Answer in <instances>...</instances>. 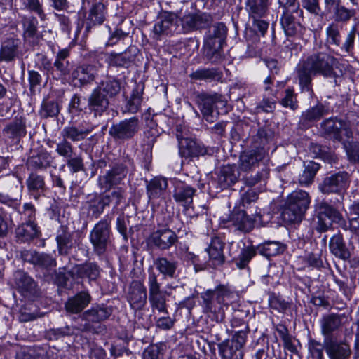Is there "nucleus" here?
<instances>
[{
  "label": "nucleus",
  "mask_w": 359,
  "mask_h": 359,
  "mask_svg": "<svg viewBox=\"0 0 359 359\" xmlns=\"http://www.w3.org/2000/svg\"><path fill=\"white\" fill-rule=\"evenodd\" d=\"M344 65L339 59L328 53L318 51L299 62L295 69L297 78L302 93L314 97L312 76L320 75L327 79H334L335 86L343 75Z\"/></svg>",
  "instance_id": "1"
},
{
  "label": "nucleus",
  "mask_w": 359,
  "mask_h": 359,
  "mask_svg": "<svg viewBox=\"0 0 359 359\" xmlns=\"http://www.w3.org/2000/svg\"><path fill=\"white\" fill-rule=\"evenodd\" d=\"M311 203L308 192L298 189L293 191L287 198L282 218L287 224L299 223L304 218Z\"/></svg>",
  "instance_id": "2"
},
{
  "label": "nucleus",
  "mask_w": 359,
  "mask_h": 359,
  "mask_svg": "<svg viewBox=\"0 0 359 359\" xmlns=\"http://www.w3.org/2000/svg\"><path fill=\"white\" fill-rule=\"evenodd\" d=\"M110 236L111 221L105 217L98 222L90 233V241L96 254L101 255L106 252L111 243Z\"/></svg>",
  "instance_id": "3"
},
{
  "label": "nucleus",
  "mask_w": 359,
  "mask_h": 359,
  "mask_svg": "<svg viewBox=\"0 0 359 359\" xmlns=\"http://www.w3.org/2000/svg\"><path fill=\"white\" fill-rule=\"evenodd\" d=\"M141 122L137 116L125 118L112 124L109 135L115 140L124 142L133 139L140 131Z\"/></svg>",
  "instance_id": "4"
},
{
  "label": "nucleus",
  "mask_w": 359,
  "mask_h": 359,
  "mask_svg": "<svg viewBox=\"0 0 359 359\" xmlns=\"http://www.w3.org/2000/svg\"><path fill=\"white\" fill-rule=\"evenodd\" d=\"M11 283L25 297L34 299L41 295L35 280L26 271L18 269L13 272Z\"/></svg>",
  "instance_id": "5"
},
{
  "label": "nucleus",
  "mask_w": 359,
  "mask_h": 359,
  "mask_svg": "<svg viewBox=\"0 0 359 359\" xmlns=\"http://www.w3.org/2000/svg\"><path fill=\"white\" fill-rule=\"evenodd\" d=\"M111 308L104 305H96L85 311L81 315V319L85 323L79 325V330L82 332H92L95 330V323H100L107 320L111 314Z\"/></svg>",
  "instance_id": "6"
},
{
  "label": "nucleus",
  "mask_w": 359,
  "mask_h": 359,
  "mask_svg": "<svg viewBox=\"0 0 359 359\" xmlns=\"http://www.w3.org/2000/svg\"><path fill=\"white\" fill-rule=\"evenodd\" d=\"M177 241V236L172 229L158 226L147 238V243L152 248L160 250H169Z\"/></svg>",
  "instance_id": "7"
},
{
  "label": "nucleus",
  "mask_w": 359,
  "mask_h": 359,
  "mask_svg": "<svg viewBox=\"0 0 359 359\" xmlns=\"http://www.w3.org/2000/svg\"><path fill=\"white\" fill-rule=\"evenodd\" d=\"M323 135L335 141H341V133L350 138L352 136L350 123L337 118L325 120L320 124Z\"/></svg>",
  "instance_id": "8"
},
{
  "label": "nucleus",
  "mask_w": 359,
  "mask_h": 359,
  "mask_svg": "<svg viewBox=\"0 0 359 359\" xmlns=\"http://www.w3.org/2000/svg\"><path fill=\"white\" fill-rule=\"evenodd\" d=\"M149 300L153 310L167 313L166 298L165 293L161 290V285L158 282L157 276L154 271L148 275Z\"/></svg>",
  "instance_id": "9"
},
{
  "label": "nucleus",
  "mask_w": 359,
  "mask_h": 359,
  "mask_svg": "<svg viewBox=\"0 0 359 359\" xmlns=\"http://www.w3.org/2000/svg\"><path fill=\"white\" fill-rule=\"evenodd\" d=\"M179 18L177 15L171 12L161 13L154 25L153 38L158 40L164 35H168L177 31Z\"/></svg>",
  "instance_id": "10"
},
{
  "label": "nucleus",
  "mask_w": 359,
  "mask_h": 359,
  "mask_svg": "<svg viewBox=\"0 0 359 359\" xmlns=\"http://www.w3.org/2000/svg\"><path fill=\"white\" fill-rule=\"evenodd\" d=\"M90 6L86 20V31L90 32L93 27L100 25L105 21L107 7L104 0H83Z\"/></svg>",
  "instance_id": "11"
},
{
  "label": "nucleus",
  "mask_w": 359,
  "mask_h": 359,
  "mask_svg": "<svg viewBox=\"0 0 359 359\" xmlns=\"http://www.w3.org/2000/svg\"><path fill=\"white\" fill-rule=\"evenodd\" d=\"M349 186V175L342 171L326 177L319 185L323 194H341Z\"/></svg>",
  "instance_id": "12"
},
{
  "label": "nucleus",
  "mask_w": 359,
  "mask_h": 359,
  "mask_svg": "<svg viewBox=\"0 0 359 359\" xmlns=\"http://www.w3.org/2000/svg\"><path fill=\"white\" fill-rule=\"evenodd\" d=\"M109 99L100 88H94L87 99L88 108L93 117H102L109 114Z\"/></svg>",
  "instance_id": "13"
},
{
  "label": "nucleus",
  "mask_w": 359,
  "mask_h": 359,
  "mask_svg": "<svg viewBox=\"0 0 359 359\" xmlns=\"http://www.w3.org/2000/svg\"><path fill=\"white\" fill-rule=\"evenodd\" d=\"M128 173L127 168L123 164H118L107 170L104 174L98 177L99 187L104 190L119 185L126 178Z\"/></svg>",
  "instance_id": "14"
},
{
  "label": "nucleus",
  "mask_w": 359,
  "mask_h": 359,
  "mask_svg": "<svg viewBox=\"0 0 359 359\" xmlns=\"http://www.w3.org/2000/svg\"><path fill=\"white\" fill-rule=\"evenodd\" d=\"M344 314L330 313L322 316L320 320V332L324 339H332L333 334L339 332L344 324Z\"/></svg>",
  "instance_id": "15"
},
{
  "label": "nucleus",
  "mask_w": 359,
  "mask_h": 359,
  "mask_svg": "<svg viewBox=\"0 0 359 359\" xmlns=\"http://www.w3.org/2000/svg\"><path fill=\"white\" fill-rule=\"evenodd\" d=\"M181 128L177 126L176 136L184 154L190 157L204 156L207 153L206 148L201 143L186 136Z\"/></svg>",
  "instance_id": "16"
},
{
  "label": "nucleus",
  "mask_w": 359,
  "mask_h": 359,
  "mask_svg": "<svg viewBox=\"0 0 359 359\" xmlns=\"http://www.w3.org/2000/svg\"><path fill=\"white\" fill-rule=\"evenodd\" d=\"M196 189L191 185L180 181L175 180L173 198L175 201L185 209L191 207Z\"/></svg>",
  "instance_id": "17"
},
{
  "label": "nucleus",
  "mask_w": 359,
  "mask_h": 359,
  "mask_svg": "<svg viewBox=\"0 0 359 359\" xmlns=\"http://www.w3.org/2000/svg\"><path fill=\"white\" fill-rule=\"evenodd\" d=\"M21 41L18 38L8 37L0 46V62H12L20 55Z\"/></svg>",
  "instance_id": "18"
},
{
  "label": "nucleus",
  "mask_w": 359,
  "mask_h": 359,
  "mask_svg": "<svg viewBox=\"0 0 359 359\" xmlns=\"http://www.w3.org/2000/svg\"><path fill=\"white\" fill-rule=\"evenodd\" d=\"M222 96L217 93L207 94L201 93L197 97V102L203 118L210 123H212L215 119L213 115L215 104L217 102H222Z\"/></svg>",
  "instance_id": "19"
},
{
  "label": "nucleus",
  "mask_w": 359,
  "mask_h": 359,
  "mask_svg": "<svg viewBox=\"0 0 359 359\" xmlns=\"http://www.w3.org/2000/svg\"><path fill=\"white\" fill-rule=\"evenodd\" d=\"M210 15L206 13H189L184 15L180 20L184 32L204 29L212 22Z\"/></svg>",
  "instance_id": "20"
},
{
  "label": "nucleus",
  "mask_w": 359,
  "mask_h": 359,
  "mask_svg": "<svg viewBox=\"0 0 359 359\" xmlns=\"http://www.w3.org/2000/svg\"><path fill=\"white\" fill-rule=\"evenodd\" d=\"M325 350L330 359H349L351 355L350 346L345 341L333 339H324Z\"/></svg>",
  "instance_id": "21"
},
{
  "label": "nucleus",
  "mask_w": 359,
  "mask_h": 359,
  "mask_svg": "<svg viewBox=\"0 0 359 359\" xmlns=\"http://www.w3.org/2000/svg\"><path fill=\"white\" fill-rule=\"evenodd\" d=\"M130 306L135 310L142 309L147 302V290L144 285L138 280L131 283L127 295Z\"/></svg>",
  "instance_id": "22"
},
{
  "label": "nucleus",
  "mask_w": 359,
  "mask_h": 359,
  "mask_svg": "<svg viewBox=\"0 0 359 359\" xmlns=\"http://www.w3.org/2000/svg\"><path fill=\"white\" fill-rule=\"evenodd\" d=\"M138 52L136 46H130L123 53L109 54L107 62L111 66L128 67L135 61Z\"/></svg>",
  "instance_id": "23"
},
{
  "label": "nucleus",
  "mask_w": 359,
  "mask_h": 359,
  "mask_svg": "<svg viewBox=\"0 0 359 359\" xmlns=\"http://www.w3.org/2000/svg\"><path fill=\"white\" fill-rule=\"evenodd\" d=\"M97 68L93 65H82L76 67L72 72V81L75 85L85 86L93 82L97 76Z\"/></svg>",
  "instance_id": "24"
},
{
  "label": "nucleus",
  "mask_w": 359,
  "mask_h": 359,
  "mask_svg": "<svg viewBox=\"0 0 359 359\" xmlns=\"http://www.w3.org/2000/svg\"><path fill=\"white\" fill-rule=\"evenodd\" d=\"M91 302V296L88 292L81 291L70 297L65 303V309L69 314L81 313Z\"/></svg>",
  "instance_id": "25"
},
{
  "label": "nucleus",
  "mask_w": 359,
  "mask_h": 359,
  "mask_svg": "<svg viewBox=\"0 0 359 359\" xmlns=\"http://www.w3.org/2000/svg\"><path fill=\"white\" fill-rule=\"evenodd\" d=\"M224 243L218 238H212L206 251L209 256V264L213 268L222 266L225 262V256L223 252Z\"/></svg>",
  "instance_id": "26"
},
{
  "label": "nucleus",
  "mask_w": 359,
  "mask_h": 359,
  "mask_svg": "<svg viewBox=\"0 0 359 359\" xmlns=\"http://www.w3.org/2000/svg\"><path fill=\"white\" fill-rule=\"evenodd\" d=\"M328 10H332L333 22L337 24H346L356 15V11L353 8H347L342 4L341 0H337L333 4L326 7Z\"/></svg>",
  "instance_id": "27"
},
{
  "label": "nucleus",
  "mask_w": 359,
  "mask_h": 359,
  "mask_svg": "<svg viewBox=\"0 0 359 359\" xmlns=\"http://www.w3.org/2000/svg\"><path fill=\"white\" fill-rule=\"evenodd\" d=\"M327 113L328 109L323 104L318 103L302 112L299 125L304 128H309Z\"/></svg>",
  "instance_id": "28"
},
{
  "label": "nucleus",
  "mask_w": 359,
  "mask_h": 359,
  "mask_svg": "<svg viewBox=\"0 0 359 359\" xmlns=\"http://www.w3.org/2000/svg\"><path fill=\"white\" fill-rule=\"evenodd\" d=\"M40 235L41 231L34 222H23L15 229V237L20 243H29Z\"/></svg>",
  "instance_id": "29"
},
{
  "label": "nucleus",
  "mask_w": 359,
  "mask_h": 359,
  "mask_svg": "<svg viewBox=\"0 0 359 359\" xmlns=\"http://www.w3.org/2000/svg\"><path fill=\"white\" fill-rule=\"evenodd\" d=\"M55 241L58 253L60 255H67L74 247L72 233L65 225L60 226L57 231Z\"/></svg>",
  "instance_id": "30"
},
{
  "label": "nucleus",
  "mask_w": 359,
  "mask_h": 359,
  "mask_svg": "<svg viewBox=\"0 0 359 359\" xmlns=\"http://www.w3.org/2000/svg\"><path fill=\"white\" fill-rule=\"evenodd\" d=\"M26 185L29 194L38 200L46 191L45 177L35 171H32L26 180Z\"/></svg>",
  "instance_id": "31"
},
{
  "label": "nucleus",
  "mask_w": 359,
  "mask_h": 359,
  "mask_svg": "<svg viewBox=\"0 0 359 359\" xmlns=\"http://www.w3.org/2000/svg\"><path fill=\"white\" fill-rule=\"evenodd\" d=\"M229 222L236 230L243 233H248L254 228V220L244 210H233L229 216Z\"/></svg>",
  "instance_id": "32"
},
{
  "label": "nucleus",
  "mask_w": 359,
  "mask_h": 359,
  "mask_svg": "<svg viewBox=\"0 0 359 359\" xmlns=\"http://www.w3.org/2000/svg\"><path fill=\"white\" fill-rule=\"evenodd\" d=\"M329 248L335 257L344 261L348 260L351 257V252L341 234H335L331 238Z\"/></svg>",
  "instance_id": "33"
},
{
  "label": "nucleus",
  "mask_w": 359,
  "mask_h": 359,
  "mask_svg": "<svg viewBox=\"0 0 359 359\" xmlns=\"http://www.w3.org/2000/svg\"><path fill=\"white\" fill-rule=\"evenodd\" d=\"M70 52L68 48H63L58 51L53 63L54 73L60 78L68 75L71 72V65L68 60Z\"/></svg>",
  "instance_id": "34"
},
{
  "label": "nucleus",
  "mask_w": 359,
  "mask_h": 359,
  "mask_svg": "<svg viewBox=\"0 0 359 359\" xmlns=\"http://www.w3.org/2000/svg\"><path fill=\"white\" fill-rule=\"evenodd\" d=\"M239 172L235 165H226L222 168L218 177V184L222 189L234 184L238 180Z\"/></svg>",
  "instance_id": "35"
},
{
  "label": "nucleus",
  "mask_w": 359,
  "mask_h": 359,
  "mask_svg": "<svg viewBox=\"0 0 359 359\" xmlns=\"http://www.w3.org/2000/svg\"><path fill=\"white\" fill-rule=\"evenodd\" d=\"M93 129L90 127H84L83 125H79L78 126H69L62 129L61 135L67 140L79 142L83 140L92 132Z\"/></svg>",
  "instance_id": "36"
},
{
  "label": "nucleus",
  "mask_w": 359,
  "mask_h": 359,
  "mask_svg": "<svg viewBox=\"0 0 359 359\" xmlns=\"http://www.w3.org/2000/svg\"><path fill=\"white\" fill-rule=\"evenodd\" d=\"M154 264L164 278H175L177 277V269L179 265L177 261L169 260L166 257H161L154 261Z\"/></svg>",
  "instance_id": "37"
},
{
  "label": "nucleus",
  "mask_w": 359,
  "mask_h": 359,
  "mask_svg": "<svg viewBox=\"0 0 359 359\" xmlns=\"http://www.w3.org/2000/svg\"><path fill=\"white\" fill-rule=\"evenodd\" d=\"M53 158L50 153L46 151H41L36 155L30 156L27 161L28 170L36 171L44 170L50 166Z\"/></svg>",
  "instance_id": "38"
},
{
  "label": "nucleus",
  "mask_w": 359,
  "mask_h": 359,
  "mask_svg": "<svg viewBox=\"0 0 359 359\" xmlns=\"http://www.w3.org/2000/svg\"><path fill=\"white\" fill-rule=\"evenodd\" d=\"M301 15H298L300 17ZM297 15L292 11H283L280 19V23L285 33L288 36H294L301 27L300 23L297 20Z\"/></svg>",
  "instance_id": "39"
},
{
  "label": "nucleus",
  "mask_w": 359,
  "mask_h": 359,
  "mask_svg": "<svg viewBox=\"0 0 359 359\" xmlns=\"http://www.w3.org/2000/svg\"><path fill=\"white\" fill-rule=\"evenodd\" d=\"M3 133L8 138L13 140L25 136L27 131L25 120L21 117L15 118L4 127Z\"/></svg>",
  "instance_id": "40"
},
{
  "label": "nucleus",
  "mask_w": 359,
  "mask_h": 359,
  "mask_svg": "<svg viewBox=\"0 0 359 359\" xmlns=\"http://www.w3.org/2000/svg\"><path fill=\"white\" fill-rule=\"evenodd\" d=\"M147 182V194L150 200L162 196L168 188V182L163 177H154Z\"/></svg>",
  "instance_id": "41"
},
{
  "label": "nucleus",
  "mask_w": 359,
  "mask_h": 359,
  "mask_svg": "<svg viewBox=\"0 0 359 359\" xmlns=\"http://www.w3.org/2000/svg\"><path fill=\"white\" fill-rule=\"evenodd\" d=\"M72 273L76 275L78 278H88L90 280H95L100 276V269L95 263L88 262L76 265L72 269Z\"/></svg>",
  "instance_id": "42"
},
{
  "label": "nucleus",
  "mask_w": 359,
  "mask_h": 359,
  "mask_svg": "<svg viewBox=\"0 0 359 359\" xmlns=\"http://www.w3.org/2000/svg\"><path fill=\"white\" fill-rule=\"evenodd\" d=\"M260 156L255 151L243 152L240 156L239 169L242 172H248L258 166Z\"/></svg>",
  "instance_id": "43"
},
{
  "label": "nucleus",
  "mask_w": 359,
  "mask_h": 359,
  "mask_svg": "<svg viewBox=\"0 0 359 359\" xmlns=\"http://www.w3.org/2000/svg\"><path fill=\"white\" fill-rule=\"evenodd\" d=\"M222 47L223 45L216 43L212 39H206L204 43V54L205 57L212 63L220 62L224 57Z\"/></svg>",
  "instance_id": "44"
},
{
  "label": "nucleus",
  "mask_w": 359,
  "mask_h": 359,
  "mask_svg": "<svg viewBox=\"0 0 359 359\" xmlns=\"http://www.w3.org/2000/svg\"><path fill=\"white\" fill-rule=\"evenodd\" d=\"M269 0H248L247 8L253 18L264 17L269 11Z\"/></svg>",
  "instance_id": "45"
},
{
  "label": "nucleus",
  "mask_w": 359,
  "mask_h": 359,
  "mask_svg": "<svg viewBox=\"0 0 359 359\" xmlns=\"http://www.w3.org/2000/svg\"><path fill=\"white\" fill-rule=\"evenodd\" d=\"M341 27L335 23L332 22L326 27V44L329 47L339 48L341 44Z\"/></svg>",
  "instance_id": "46"
},
{
  "label": "nucleus",
  "mask_w": 359,
  "mask_h": 359,
  "mask_svg": "<svg viewBox=\"0 0 359 359\" xmlns=\"http://www.w3.org/2000/svg\"><path fill=\"white\" fill-rule=\"evenodd\" d=\"M320 168V165L313 161L304 163V169L299 176V183L307 186L313 182V179Z\"/></svg>",
  "instance_id": "47"
},
{
  "label": "nucleus",
  "mask_w": 359,
  "mask_h": 359,
  "mask_svg": "<svg viewBox=\"0 0 359 359\" xmlns=\"http://www.w3.org/2000/svg\"><path fill=\"white\" fill-rule=\"evenodd\" d=\"M95 88H100L104 95H107V98H112L116 96L121 90V83L114 78H107L105 81L100 83V86Z\"/></svg>",
  "instance_id": "48"
},
{
  "label": "nucleus",
  "mask_w": 359,
  "mask_h": 359,
  "mask_svg": "<svg viewBox=\"0 0 359 359\" xmlns=\"http://www.w3.org/2000/svg\"><path fill=\"white\" fill-rule=\"evenodd\" d=\"M60 111V106L55 100L44 99L41 103L39 115L41 118L56 117Z\"/></svg>",
  "instance_id": "49"
},
{
  "label": "nucleus",
  "mask_w": 359,
  "mask_h": 359,
  "mask_svg": "<svg viewBox=\"0 0 359 359\" xmlns=\"http://www.w3.org/2000/svg\"><path fill=\"white\" fill-rule=\"evenodd\" d=\"M316 211L319 215L327 217L334 222H339L342 219L341 213L326 202L319 203L316 207Z\"/></svg>",
  "instance_id": "50"
},
{
  "label": "nucleus",
  "mask_w": 359,
  "mask_h": 359,
  "mask_svg": "<svg viewBox=\"0 0 359 359\" xmlns=\"http://www.w3.org/2000/svg\"><path fill=\"white\" fill-rule=\"evenodd\" d=\"M219 353L222 359H243V353L239 349L229 343V341H224L218 345Z\"/></svg>",
  "instance_id": "51"
},
{
  "label": "nucleus",
  "mask_w": 359,
  "mask_h": 359,
  "mask_svg": "<svg viewBox=\"0 0 359 359\" xmlns=\"http://www.w3.org/2000/svg\"><path fill=\"white\" fill-rule=\"evenodd\" d=\"M227 27L222 22L213 25L210 30V34L206 39H212L216 43L224 45L227 36Z\"/></svg>",
  "instance_id": "52"
},
{
  "label": "nucleus",
  "mask_w": 359,
  "mask_h": 359,
  "mask_svg": "<svg viewBox=\"0 0 359 359\" xmlns=\"http://www.w3.org/2000/svg\"><path fill=\"white\" fill-rule=\"evenodd\" d=\"M269 175V170L266 167L262 168L258 170L255 175H245L242 180L243 183L250 187H254L256 184L262 182H265Z\"/></svg>",
  "instance_id": "53"
},
{
  "label": "nucleus",
  "mask_w": 359,
  "mask_h": 359,
  "mask_svg": "<svg viewBox=\"0 0 359 359\" xmlns=\"http://www.w3.org/2000/svg\"><path fill=\"white\" fill-rule=\"evenodd\" d=\"M348 218L351 231L359 236V202H354L349 206Z\"/></svg>",
  "instance_id": "54"
},
{
  "label": "nucleus",
  "mask_w": 359,
  "mask_h": 359,
  "mask_svg": "<svg viewBox=\"0 0 359 359\" xmlns=\"http://www.w3.org/2000/svg\"><path fill=\"white\" fill-rule=\"evenodd\" d=\"M283 245L279 242L268 241L260 247V252L266 257L276 256L284 251Z\"/></svg>",
  "instance_id": "55"
},
{
  "label": "nucleus",
  "mask_w": 359,
  "mask_h": 359,
  "mask_svg": "<svg viewBox=\"0 0 359 359\" xmlns=\"http://www.w3.org/2000/svg\"><path fill=\"white\" fill-rule=\"evenodd\" d=\"M191 79L196 80L212 81L218 79L220 74L217 69H201L191 73Z\"/></svg>",
  "instance_id": "56"
},
{
  "label": "nucleus",
  "mask_w": 359,
  "mask_h": 359,
  "mask_svg": "<svg viewBox=\"0 0 359 359\" xmlns=\"http://www.w3.org/2000/svg\"><path fill=\"white\" fill-rule=\"evenodd\" d=\"M24 36L34 37L37 32L38 20L34 16H24L22 18Z\"/></svg>",
  "instance_id": "57"
},
{
  "label": "nucleus",
  "mask_w": 359,
  "mask_h": 359,
  "mask_svg": "<svg viewBox=\"0 0 359 359\" xmlns=\"http://www.w3.org/2000/svg\"><path fill=\"white\" fill-rule=\"evenodd\" d=\"M256 255V250L253 246L243 248L236 261V265L240 269H244Z\"/></svg>",
  "instance_id": "58"
},
{
  "label": "nucleus",
  "mask_w": 359,
  "mask_h": 359,
  "mask_svg": "<svg viewBox=\"0 0 359 359\" xmlns=\"http://www.w3.org/2000/svg\"><path fill=\"white\" fill-rule=\"evenodd\" d=\"M102 197L106 207H112L113 209H116L123 199V193L121 190H116Z\"/></svg>",
  "instance_id": "59"
},
{
  "label": "nucleus",
  "mask_w": 359,
  "mask_h": 359,
  "mask_svg": "<svg viewBox=\"0 0 359 359\" xmlns=\"http://www.w3.org/2000/svg\"><path fill=\"white\" fill-rule=\"evenodd\" d=\"M249 332V326L245 325V329L239 330L235 332L229 343L234 346L236 349L241 350L245 344Z\"/></svg>",
  "instance_id": "60"
},
{
  "label": "nucleus",
  "mask_w": 359,
  "mask_h": 359,
  "mask_svg": "<svg viewBox=\"0 0 359 359\" xmlns=\"http://www.w3.org/2000/svg\"><path fill=\"white\" fill-rule=\"evenodd\" d=\"M283 107L290 108L292 111H295L298 108V101L297 95L292 88H287L285 90V95L280 100Z\"/></svg>",
  "instance_id": "61"
},
{
  "label": "nucleus",
  "mask_w": 359,
  "mask_h": 359,
  "mask_svg": "<svg viewBox=\"0 0 359 359\" xmlns=\"http://www.w3.org/2000/svg\"><path fill=\"white\" fill-rule=\"evenodd\" d=\"M88 212H90L92 216L95 218H97L106 208L102 196L95 197L93 199L88 201Z\"/></svg>",
  "instance_id": "62"
},
{
  "label": "nucleus",
  "mask_w": 359,
  "mask_h": 359,
  "mask_svg": "<svg viewBox=\"0 0 359 359\" xmlns=\"http://www.w3.org/2000/svg\"><path fill=\"white\" fill-rule=\"evenodd\" d=\"M25 8L30 12L36 13L41 20H44L46 15L39 0H24Z\"/></svg>",
  "instance_id": "63"
},
{
  "label": "nucleus",
  "mask_w": 359,
  "mask_h": 359,
  "mask_svg": "<svg viewBox=\"0 0 359 359\" xmlns=\"http://www.w3.org/2000/svg\"><path fill=\"white\" fill-rule=\"evenodd\" d=\"M325 344L315 339H310L308 344L309 351L313 359H324L323 349Z\"/></svg>",
  "instance_id": "64"
}]
</instances>
